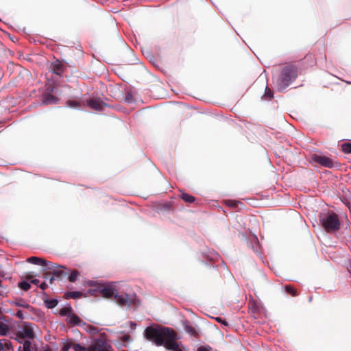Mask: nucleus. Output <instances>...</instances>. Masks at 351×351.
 I'll return each instance as SVG.
<instances>
[{"mask_svg": "<svg viewBox=\"0 0 351 351\" xmlns=\"http://www.w3.org/2000/svg\"><path fill=\"white\" fill-rule=\"evenodd\" d=\"M23 337H22V335L21 337H17L15 339L17 342L23 344L24 341L22 340Z\"/></svg>", "mask_w": 351, "mask_h": 351, "instance_id": "39", "label": "nucleus"}, {"mask_svg": "<svg viewBox=\"0 0 351 351\" xmlns=\"http://www.w3.org/2000/svg\"><path fill=\"white\" fill-rule=\"evenodd\" d=\"M42 290L45 291L47 287H39Z\"/></svg>", "mask_w": 351, "mask_h": 351, "instance_id": "43", "label": "nucleus"}, {"mask_svg": "<svg viewBox=\"0 0 351 351\" xmlns=\"http://www.w3.org/2000/svg\"><path fill=\"white\" fill-rule=\"evenodd\" d=\"M22 337L28 339H33L34 338V333L33 329L30 326H26L21 331Z\"/></svg>", "mask_w": 351, "mask_h": 351, "instance_id": "13", "label": "nucleus"}, {"mask_svg": "<svg viewBox=\"0 0 351 351\" xmlns=\"http://www.w3.org/2000/svg\"><path fill=\"white\" fill-rule=\"evenodd\" d=\"M130 327L132 330H134L136 328V324L132 321L129 322Z\"/></svg>", "mask_w": 351, "mask_h": 351, "instance_id": "38", "label": "nucleus"}, {"mask_svg": "<svg viewBox=\"0 0 351 351\" xmlns=\"http://www.w3.org/2000/svg\"><path fill=\"white\" fill-rule=\"evenodd\" d=\"M120 339L124 346H125L126 343L132 341V338H131L130 335L128 334H123L120 337Z\"/></svg>", "mask_w": 351, "mask_h": 351, "instance_id": "29", "label": "nucleus"}, {"mask_svg": "<svg viewBox=\"0 0 351 351\" xmlns=\"http://www.w3.org/2000/svg\"><path fill=\"white\" fill-rule=\"evenodd\" d=\"M282 291L292 296L297 295L295 287H282Z\"/></svg>", "mask_w": 351, "mask_h": 351, "instance_id": "23", "label": "nucleus"}, {"mask_svg": "<svg viewBox=\"0 0 351 351\" xmlns=\"http://www.w3.org/2000/svg\"><path fill=\"white\" fill-rule=\"evenodd\" d=\"M59 102V99L51 93H44L42 96V105L56 104Z\"/></svg>", "mask_w": 351, "mask_h": 351, "instance_id": "10", "label": "nucleus"}, {"mask_svg": "<svg viewBox=\"0 0 351 351\" xmlns=\"http://www.w3.org/2000/svg\"><path fill=\"white\" fill-rule=\"evenodd\" d=\"M71 348L74 351H88V349L80 343H72Z\"/></svg>", "mask_w": 351, "mask_h": 351, "instance_id": "27", "label": "nucleus"}, {"mask_svg": "<svg viewBox=\"0 0 351 351\" xmlns=\"http://www.w3.org/2000/svg\"><path fill=\"white\" fill-rule=\"evenodd\" d=\"M14 304L17 306L23 307V308H30V305L27 302H26L25 301H24L22 299L16 300L15 301Z\"/></svg>", "mask_w": 351, "mask_h": 351, "instance_id": "25", "label": "nucleus"}, {"mask_svg": "<svg viewBox=\"0 0 351 351\" xmlns=\"http://www.w3.org/2000/svg\"><path fill=\"white\" fill-rule=\"evenodd\" d=\"M110 346L102 337L95 339L90 345L92 351H110Z\"/></svg>", "mask_w": 351, "mask_h": 351, "instance_id": "6", "label": "nucleus"}, {"mask_svg": "<svg viewBox=\"0 0 351 351\" xmlns=\"http://www.w3.org/2000/svg\"><path fill=\"white\" fill-rule=\"evenodd\" d=\"M185 330L187 333H189V335H192V336H195V329L191 325H189V324H186L185 325Z\"/></svg>", "mask_w": 351, "mask_h": 351, "instance_id": "31", "label": "nucleus"}, {"mask_svg": "<svg viewBox=\"0 0 351 351\" xmlns=\"http://www.w3.org/2000/svg\"><path fill=\"white\" fill-rule=\"evenodd\" d=\"M263 97L266 100H269L273 97V93H272L271 90L267 86H266V88H265V94L263 95Z\"/></svg>", "mask_w": 351, "mask_h": 351, "instance_id": "28", "label": "nucleus"}, {"mask_svg": "<svg viewBox=\"0 0 351 351\" xmlns=\"http://www.w3.org/2000/svg\"><path fill=\"white\" fill-rule=\"evenodd\" d=\"M67 323L71 326H82L86 324V323L82 320L79 316L75 315L74 313L71 314L66 318Z\"/></svg>", "mask_w": 351, "mask_h": 351, "instance_id": "11", "label": "nucleus"}, {"mask_svg": "<svg viewBox=\"0 0 351 351\" xmlns=\"http://www.w3.org/2000/svg\"><path fill=\"white\" fill-rule=\"evenodd\" d=\"M215 319L218 323H221V324H223L224 326H228V322L223 318H221L220 317H217L215 318Z\"/></svg>", "mask_w": 351, "mask_h": 351, "instance_id": "36", "label": "nucleus"}, {"mask_svg": "<svg viewBox=\"0 0 351 351\" xmlns=\"http://www.w3.org/2000/svg\"><path fill=\"white\" fill-rule=\"evenodd\" d=\"M126 56L130 59L128 60H125V62L127 64H135L137 61V58H136L135 54L133 51L131 49H128L126 52Z\"/></svg>", "mask_w": 351, "mask_h": 351, "instance_id": "17", "label": "nucleus"}, {"mask_svg": "<svg viewBox=\"0 0 351 351\" xmlns=\"http://www.w3.org/2000/svg\"><path fill=\"white\" fill-rule=\"evenodd\" d=\"M21 287L23 290H24V291H27V290H29V289L31 288V287Z\"/></svg>", "mask_w": 351, "mask_h": 351, "instance_id": "41", "label": "nucleus"}, {"mask_svg": "<svg viewBox=\"0 0 351 351\" xmlns=\"http://www.w3.org/2000/svg\"><path fill=\"white\" fill-rule=\"evenodd\" d=\"M10 331V327L3 323H0V335L6 336Z\"/></svg>", "mask_w": 351, "mask_h": 351, "instance_id": "22", "label": "nucleus"}, {"mask_svg": "<svg viewBox=\"0 0 351 351\" xmlns=\"http://www.w3.org/2000/svg\"><path fill=\"white\" fill-rule=\"evenodd\" d=\"M63 70H64L63 65L58 60L54 62L51 64V71H53V73H54L58 75H60L63 73Z\"/></svg>", "mask_w": 351, "mask_h": 351, "instance_id": "14", "label": "nucleus"}, {"mask_svg": "<svg viewBox=\"0 0 351 351\" xmlns=\"http://www.w3.org/2000/svg\"><path fill=\"white\" fill-rule=\"evenodd\" d=\"M23 351H32V343L29 340H25L23 344Z\"/></svg>", "mask_w": 351, "mask_h": 351, "instance_id": "32", "label": "nucleus"}, {"mask_svg": "<svg viewBox=\"0 0 351 351\" xmlns=\"http://www.w3.org/2000/svg\"><path fill=\"white\" fill-rule=\"evenodd\" d=\"M80 276V273L77 269H73L72 271L70 270V272L66 278H68V280L70 282L75 283Z\"/></svg>", "mask_w": 351, "mask_h": 351, "instance_id": "16", "label": "nucleus"}, {"mask_svg": "<svg viewBox=\"0 0 351 351\" xmlns=\"http://www.w3.org/2000/svg\"><path fill=\"white\" fill-rule=\"evenodd\" d=\"M72 343L71 342H67L62 347L61 351H69V349L71 348Z\"/></svg>", "mask_w": 351, "mask_h": 351, "instance_id": "35", "label": "nucleus"}, {"mask_svg": "<svg viewBox=\"0 0 351 351\" xmlns=\"http://www.w3.org/2000/svg\"><path fill=\"white\" fill-rule=\"evenodd\" d=\"M87 106L90 108H91L94 110H97V111H100L103 108L102 102L99 99H90L88 100Z\"/></svg>", "mask_w": 351, "mask_h": 351, "instance_id": "12", "label": "nucleus"}, {"mask_svg": "<svg viewBox=\"0 0 351 351\" xmlns=\"http://www.w3.org/2000/svg\"><path fill=\"white\" fill-rule=\"evenodd\" d=\"M36 276L33 272L25 273L21 277L22 280L17 285H30V284L38 285L40 283V280L36 278Z\"/></svg>", "mask_w": 351, "mask_h": 351, "instance_id": "7", "label": "nucleus"}, {"mask_svg": "<svg viewBox=\"0 0 351 351\" xmlns=\"http://www.w3.org/2000/svg\"><path fill=\"white\" fill-rule=\"evenodd\" d=\"M311 300H312V297H309V298H308V301H309V302H311Z\"/></svg>", "mask_w": 351, "mask_h": 351, "instance_id": "44", "label": "nucleus"}, {"mask_svg": "<svg viewBox=\"0 0 351 351\" xmlns=\"http://www.w3.org/2000/svg\"><path fill=\"white\" fill-rule=\"evenodd\" d=\"M341 150L345 154H351V143H344L341 145Z\"/></svg>", "mask_w": 351, "mask_h": 351, "instance_id": "26", "label": "nucleus"}, {"mask_svg": "<svg viewBox=\"0 0 351 351\" xmlns=\"http://www.w3.org/2000/svg\"><path fill=\"white\" fill-rule=\"evenodd\" d=\"M298 76L296 66L291 64L284 65L276 80V86L278 91L285 90Z\"/></svg>", "mask_w": 351, "mask_h": 351, "instance_id": "4", "label": "nucleus"}, {"mask_svg": "<svg viewBox=\"0 0 351 351\" xmlns=\"http://www.w3.org/2000/svg\"><path fill=\"white\" fill-rule=\"evenodd\" d=\"M197 351H212V348L209 346H201L197 348Z\"/></svg>", "mask_w": 351, "mask_h": 351, "instance_id": "34", "label": "nucleus"}, {"mask_svg": "<svg viewBox=\"0 0 351 351\" xmlns=\"http://www.w3.org/2000/svg\"><path fill=\"white\" fill-rule=\"evenodd\" d=\"M312 160L315 162L325 167L332 168L334 167V162L330 158L325 156L313 154L312 156Z\"/></svg>", "mask_w": 351, "mask_h": 351, "instance_id": "8", "label": "nucleus"}, {"mask_svg": "<svg viewBox=\"0 0 351 351\" xmlns=\"http://www.w3.org/2000/svg\"><path fill=\"white\" fill-rule=\"evenodd\" d=\"M21 347L20 346V347L19 348L18 351H20V350H21Z\"/></svg>", "mask_w": 351, "mask_h": 351, "instance_id": "45", "label": "nucleus"}, {"mask_svg": "<svg viewBox=\"0 0 351 351\" xmlns=\"http://www.w3.org/2000/svg\"><path fill=\"white\" fill-rule=\"evenodd\" d=\"M66 106L71 108H80L82 106V102L80 99H69L66 101Z\"/></svg>", "mask_w": 351, "mask_h": 351, "instance_id": "15", "label": "nucleus"}, {"mask_svg": "<svg viewBox=\"0 0 351 351\" xmlns=\"http://www.w3.org/2000/svg\"><path fill=\"white\" fill-rule=\"evenodd\" d=\"M0 351H5V348L3 344V340L0 339Z\"/></svg>", "mask_w": 351, "mask_h": 351, "instance_id": "40", "label": "nucleus"}, {"mask_svg": "<svg viewBox=\"0 0 351 351\" xmlns=\"http://www.w3.org/2000/svg\"><path fill=\"white\" fill-rule=\"evenodd\" d=\"M69 272L70 269L66 267L50 261L47 268L45 269V274L43 276L45 280L39 285H52L56 280H62L67 277Z\"/></svg>", "mask_w": 351, "mask_h": 351, "instance_id": "3", "label": "nucleus"}, {"mask_svg": "<svg viewBox=\"0 0 351 351\" xmlns=\"http://www.w3.org/2000/svg\"><path fill=\"white\" fill-rule=\"evenodd\" d=\"M319 220L328 232L337 231L340 228V221L336 213L322 214L319 215Z\"/></svg>", "mask_w": 351, "mask_h": 351, "instance_id": "5", "label": "nucleus"}, {"mask_svg": "<svg viewBox=\"0 0 351 351\" xmlns=\"http://www.w3.org/2000/svg\"><path fill=\"white\" fill-rule=\"evenodd\" d=\"M180 197L182 200L187 203H192L195 199V197L186 193H182L180 195Z\"/></svg>", "mask_w": 351, "mask_h": 351, "instance_id": "21", "label": "nucleus"}, {"mask_svg": "<svg viewBox=\"0 0 351 351\" xmlns=\"http://www.w3.org/2000/svg\"><path fill=\"white\" fill-rule=\"evenodd\" d=\"M103 297L110 299L114 298L116 300L117 304L121 306H128L130 307L133 304L138 303L135 293L120 294L114 289V287H96Z\"/></svg>", "mask_w": 351, "mask_h": 351, "instance_id": "2", "label": "nucleus"}, {"mask_svg": "<svg viewBox=\"0 0 351 351\" xmlns=\"http://www.w3.org/2000/svg\"><path fill=\"white\" fill-rule=\"evenodd\" d=\"M144 337L156 346H162L169 351H184L181 342L178 341L177 333L170 328L158 324L151 325L145 328Z\"/></svg>", "mask_w": 351, "mask_h": 351, "instance_id": "1", "label": "nucleus"}, {"mask_svg": "<svg viewBox=\"0 0 351 351\" xmlns=\"http://www.w3.org/2000/svg\"><path fill=\"white\" fill-rule=\"evenodd\" d=\"M114 282H108V283H106V282H94V281H88L87 282V285H99V286H101V285H114Z\"/></svg>", "mask_w": 351, "mask_h": 351, "instance_id": "30", "label": "nucleus"}, {"mask_svg": "<svg viewBox=\"0 0 351 351\" xmlns=\"http://www.w3.org/2000/svg\"><path fill=\"white\" fill-rule=\"evenodd\" d=\"M26 262L31 263V264L41 266L43 276L45 274V269L47 268L48 264L50 263V261H48L46 259H44V258H42L40 257H37V256H31V257L27 258Z\"/></svg>", "mask_w": 351, "mask_h": 351, "instance_id": "9", "label": "nucleus"}, {"mask_svg": "<svg viewBox=\"0 0 351 351\" xmlns=\"http://www.w3.org/2000/svg\"><path fill=\"white\" fill-rule=\"evenodd\" d=\"M58 301L57 299H47L45 300V306L47 308H53L57 306Z\"/></svg>", "mask_w": 351, "mask_h": 351, "instance_id": "20", "label": "nucleus"}, {"mask_svg": "<svg viewBox=\"0 0 351 351\" xmlns=\"http://www.w3.org/2000/svg\"><path fill=\"white\" fill-rule=\"evenodd\" d=\"M83 295V293L79 291H67L64 293V298H78Z\"/></svg>", "mask_w": 351, "mask_h": 351, "instance_id": "18", "label": "nucleus"}, {"mask_svg": "<svg viewBox=\"0 0 351 351\" xmlns=\"http://www.w3.org/2000/svg\"><path fill=\"white\" fill-rule=\"evenodd\" d=\"M2 340H3V344L5 348V351H7L10 349L12 350V344L10 341L6 340V339H2Z\"/></svg>", "mask_w": 351, "mask_h": 351, "instance_id": "33", "label": "nucleus"}, {"mask_svg": "<svg viewBox=\"0 0 351 351\" xmlns=\"http://www.w3.org/2000/svg\"><path fill=\"white\" fill-rule=\"evenodd\" d=\"M16 316L20 319H23L25 318V316L23 315V313L21 310H18L16 313Z\"/></svg>", "mask_w": 351, "mask_h": 351, "instance_id": "37", "label": "nucleus"}, {"mask_svg": "<svg viewBox=\"0 0 351 351\" xmlns=\"http://www.w3.org/2000/svg\"><path fill=\"white\" fill-rule=\"evenodd\" d=\"M73 313V308H72V307L70 305L62 308L60 311V315L61 316H66V318H68L69 316L71 315Z\"/></svg>", "mask_w": 351, "mask_h": 351, "instance_id": "19", "label": "nucleus"}, {"mask_svg": "<svg viewBox=\"0 0 351 351\" xmlns=\"http://www.w3.org/2000/svg\"><path fill=\"white\" fill-rule=\"evenodd\" d=\"M348 269L349 272L351 274V264L349 265Z\"/></svg>", "mask_w": 351, "mask_h": 351, "instance_id": "42", "label": "nucleus"}, {"mask_svg": "<svg viewBox=\"0 0 351 351\" xmlns=\"http://www.w3.org/2000/svg\"><path fill=\"white\" fill-rule=\"evenodd\" d=\"M0 276L3 279H11L12 278V272L11 270H4L3 269H0Z\"/></svg>", "mask_w": 351, "mask_h": 351, "instance_id": "24", "label": "nucleus"}]
</instances>
